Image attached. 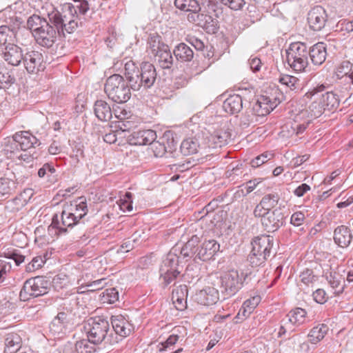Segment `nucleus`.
<instances>
[{"label":"nucleus","mask_w":353,"mask_h":353,"mask_svg":"<svg viewBox=\"0 0 353 353\" xmlns=\"http://www.w3.org/2000/svg\"><path fill=\"white\" fill-rule=\"evenodd\" d=\"M172 299L176 310L183 311L187 307V299L179 298L177 294H172Z\"/></svg>","instance_id":"0e129e2a"},{"label":"nucleus","mask_w":353,"mask_h":353,"mask_svg":"<svg viewBox=\"0 0 353 353\" xmlns=\"http://www.w3.org/2000/svg\"><path fill=\"white\" fill-rule=\"evenodd\" d=\"M353 65L349 61H343L337 69V75L345 76L348 77L352 70Z\"/></svg>","instance_id":"13d9d810"},{"label":"nucleus","mask_w":353,"mask_h":353,"mask_svg":"<svg viewBox=\"0 0 353 353\" xmlns=\"http://www.w3.org/2000/svg\"><path fill=\"white\" fill-rule=\"evenodd\" d=\"M268 256L265 254L254 252L252 249L250 254L248 256V261L252 267H259L265 263Z\"/></svg>","instance_id":"49530a36"},{"label":"nucleus","mask_w":353,"mask_h":353,"mask_svg":"<svg viewBox=\"0 0 353 353\" xmlns=\"http://www.w3.org/2000/svg\"><path fill=\"white\" fill-rule=\"evenodd\" d=\"M274 244V238L270 235H261L255 237L252 242V250L254 252L265 254L270 256Z\"/></svg>","instance_id":"412c9836"},{"label":"nucleus","mask_w":353,"mask_h":353,"mask_svg":"<svg viewBox=\"0 0 353 353\" xmlns=\"http://www.w3.org/2000/svg\"><path fill=\"white\" fill-rule=\"evenodd\" d=\"M259 104L264 105L263 110L259 114L266 115L279 104V99L274 98L272 94L270 95H263L260 97Z\"/></svg>","instance_id":"4c0bfd02"},{"label":"nucleus","mask_w":353,"mask_h":353,"mask_svg":"<svg viewBox=\"0 0 353 353\" xmlns=\"http://www.w3.org/2000/svg\"><path fill=\"white\" fill-rule=\"evenodd\" d=\"M23 61L28 73L35 74L45 68L43 56L42 53L37 50L28 51L23 54Z\"/></svg>","instance_id":"4468645a"},{"label":"nucleus","mask_w":353,"mask_h":353,"mask_svg":"<svg viewBox=\"0 0 353 353\" xmlns=\"http://www.w3.org/2000/svg\"><path fill=\"white\" fill-rule=\"evenodd\" d=\"M272 156L273 155L270 153H263L253 159L250 162V165L253 168H258L270 160Z\"/></svg>","instance_id":"5fc2aeb1"},{"label":"nucleus","mask_w":353,"mask_h":353,"mask_svg":"<svg viewBox=\"0 0 353 353\" xmlns=\"http://www.w3.org/2000/svg\"><path fill=\"white\" fill-rule=\"evenodd\" d=\"M301 281L307 286H312L317 281L318 276L314 274L313 270L305 269L300 274Z\"/></svg>","instance_id":"09e8293b"},{"label":"nucleus","mask_w":353,"mask_h":353,"mask_svg":"<svg viewBox=\"0 0 353 353\" xmlns=\"http://www.w3.org/2000/svg\"><path fill=\"white\" fill-rule=\"evenodd\" d=\"M77 223V219L73 214V209L65 207L62 210L61 215L55 214L53 216L50 227L57 229L56 233L60 235L65 234L68 228H72Z\"/></svg>","instance_id":"9d476101"},{"label":"nucleus","mask_w":353,"mask_h":353,"mask_svg":"<svg viewBox=\"0 0 353 353\" xmlns=\"http://www.w3.org/2000/svg\"><path fill=\"white\" fill-rule=\"evenodd\" d=\"M327 280L335 294H340L343 292L344 279L339 273L330 272L329 275H327Z\"/></svg>","instance_id":"72a5a7b5"},{"label":"nucleus","mask_w":353,"mask_h":353,"mask_svg":"<svg viewBox=\"0 0 353 353\" xmlns=\"http://www.w3.org/2000/svg\"><path fill=\"white\" fill-rule=\"evenodd\" d=\"M18 143L14 140L12 138V140H8L4 146V151L7 155H9L10 157H12V154H14L18 151Z\"/></svg>","instance_id":"680f3d73"},{"label":"nucleus","mask_w":353,"mask_h":353,"mask_svg":"<svg viewBox=\"0 0 353 353\" xmlns=\"http://www.w3.org/2000/svg\"><path fill=\"white\" fill-rule=\"evenodd\" d=\"M179 336L177 334H172L167 339V340L161 343V347L159 348L160 352L166 351L168 349L173 350L174 345L178 341Z\"/></svg>","instance_id":"864d4df0"},{"label":"nucleus","mask_w":353,"mask_h":353,"mask_svg":"<svg viewBox=\"0 0 353 353\" xmlns=\"http://www.w3.org/2000/svg\"><path fill=\"white\" fill-rule=\"evenodd\" d=\"M83 328L89 341L95 345L104 340L109 330V323L100 316L90 318L85 323Z\"/></svg>","instance_id":"6e6552de"},{"label":"nucleus","mask_w":353,"mask_h":353,"mask_svg":"<svg viewBox=\"0 0 353 353\" xmlns=\"http://www.w3.org/2000/svg\"><path fill=\"white\" fill-rule=\"evenodd\" d=\"M308 50L305 43L294 42L286 50L287 61L296 72H304L309 65Z\"/></svg>","instance_id":"39448f33"},{"label":"nucleus","mask_w":353,"mask_h":353,"mask_svg":"<svg viewBox=\"0 0 353 353\" xmlns=\"http://www.w3.org/2000/svg\"><path fill=\"white\" fill-rule=\"evenodd\" d=\"M280 199V196L276 193L265 194L261 200L260 203L255 207L253 214L254 216H261L268 211H272Z\"/></svg>","instance_id":"aec40b11"},{"label":"nucleus","mask_w":353,"mask_h":353,"mask_svg":"<svg viewBox=\"0 0 353 353\" xmlns=\"http://www.w3.org/2000/svg\"><path fill=\"white\" fill-rule=\"evenodd\" d=\"M13 139L18 143L21 150L23 151L34 148L36 145H40L37 137L28 131L17 132L13 135Z\"/></svg>","instance_id":"4be33fe9"},{"label":"nucleus","mask_w":353,"mask_h":353,"mask_svg":"<svg viewBox=\"0 0 353 353\" xmlns=\"http://www.w3.org/2000/svg\"><path fill=\"white\" fill-rule=\"evenodd\" d=\"M125 76L134 90L141 87L145 89L151 88L157 79L155 67L150 63L143 62L138 68L132 61L125 63Z\"/></svg>","instance_id":"f03ea898"},{"label":"nucleus","mask_w":353,"mask_h":353,"mask_svg":"<svg viewBox=\"0 0 353 353\" xmlns=\"http://www.w3.org/2000/svg\"><path fill=\"white\" fill-rule=\"evenodd\" d=\"M223 5L232 10H239L245 5V0H219Z\"/></svg>","instance_id":"4d7b16f0"},{"label":"nucleus","mask_w":353,"mask_h":353,"mask_svg":"<svg viewBox=\"0 0 353 353\" xmlns=\"http://www.w3.org/2000/svg\"><path fill=\"white\" fill-rule=\"evenodd\" d=\"M180 273L179 270H169L166 273L160 272V278L163 280L164 286H167L172 283Z\"/></svg>","instance_id":"3c124183"},{"label":"nucleus","mask_w":353,"mask_h":353,"mask_svg":"<svg viewBox=\"0 0 353 353\" xmlns=\"http://www.w3.org/2000/svg\"><path fill=\"white\" fill-rule=\"evenodd\" d=\"M325 90L324 85H318L306 92L304 97L308 99L316 97V99L321 100V103L326 110L334 111L339 107L340 100L338 96L332 92H323Z\"/></svg>","instance_id":"1a4fd4ad"},{"label":"nucleus","mask_w":353,"mask_h":353,"mask_svg":"<svg viewBox=\"0 0 353 353\" xmlns=\"http://www.w3.org/2000/svg\"><path fill=\"white\" fill-rule=\"evenodd\" d=\"M307 312L305 310L297 307L291 310L288 314V321L294 325L299 326L305 323Z\"/></svg>","instance_id":"ea45409f"},{"label":"nucleus","mask_w":353,"mask_h":353,"mask_svg":"<svg viewBox=\"0 0 353 353\" xmlns=\"http://www.w3.org/2000/svg\"><path fill=\"white\" fill-rule=\"evenodd\" d=\"M67 207L73 209V214L75 215L78 222L86 215L88 212L86 201L83 197L78 198L73 203H71L70 205H68Z\"/></svg>","instance_id":"c9c22d12"},{"label":"nucleus","mask_w":353,"mask_h":353,"mask_svg":"<svg viewBox=\"0 0 353 353\" xmlns=\"http://www.w3.org/2000/svg\"><path fill=\"white\" fill-rule=\"evenodd\" d=\"M328 331V327L325 324L319 325L313 327L308 334L309 341L312 344H316L321 341Z\"/></svg>","instance_id":"a19ab883"},{"label":"nucleus","mask_w":353,"mask_h":353,"mask_svg":"<svg viewBox=\"0 0 353 353\" xmlns=\"http://www.w3.org/2000/svg\"><path fill=\"white\" fill-rule=\"evenodd\" d=\"M168 45L165 44L160 35L157 33L150 34L148 39L147 50L154 57L158 54L162 49H167Z\"/></svg>","instance_id":"c756f323"},{"label":"nucleus","mask_w":353,"mask_h":353,"mask_svg":"<svg viewBox=\"0 0 353 353\" xmlns=\"http://www.w3.org/2000/svg\"><path fill=\"white\" fill-rule=\"evenodd\" d=\"M231 134L225 130H218L211 134L206 139L208 142L205 143L208 148H221L228 143L230 140Z\"/></svg>","instance_id":"393cba45"},{"label":"nucleus","mask_w":353,"mask_h":353,"mask_svg":"<svg viewBox=\"0 0 353 353\" xmlns=\"http://www.w3.org/2000/svg\"><path fill=\"white\" fill-rule=\"evenodd\" d=\"M15 188V183L8 179L0 178V195L10 194Z\"/></svg>","instance_id":"8fccbe9b"},{"label":"nucleus","mask_w":353,"mask_h":353,"mask_svg":"<svg viewBox=\"0 0 353 353\" xmlns=\"http://www.w3.org/2000/svg\"><path fill=\"white\" fill-rule=\"evenodd\" d=\"M113 210H121L123 212H131L132 210V193L125 192L123 197L113 205Z\"/></svg>","instance_id":"a18cd8bd"},{"label":"nucleus","mask_w":353,"mask_h":353,"mask_svg":"<svg viewBox=\"0 0 353 353\" xmlns=\"http://www.w3.org/2000/svg\"><path fill=\"white\" fill-rule=\"evenodd\" d=\"M179 256L173 251H170L163 261L160 268V272L166 273L169 270H179Z\"/></svg>","instance_id":"2f4dec72"},{"label":"nucleus","mask_w":353,"mask_h":353,"mask_svg":"<svg viewBox=\"0 0 353 353\" xmlns=\"http://www.w3.org/2000/svg\"><path fill=\"white\" fill-rule=\"evenodd\" d=\"M143 130L134 132L131 134L130 142L132 145H143L145 141L143 139L144 136L142 135Z\"/></svg>","instance_id":"e2e57ef3"},{"label":"nucleus","mask_w":353,"mask_h":353,"mask_svg":"<svg viewBox=\"0 0 353 353\" xmlns=\"http://www.w3.org/2000/svg\"><path fill=\"white\" fill-rule=\"evenodd\" d=\"M261 218V222L264 229L268 232H274L280 228L284 222V214L281 209L276 208L272 211H268L261 216H254Z\"/></svg>","instance_id":"ddd939ff"},{"label":"nucleus","mask_w":353,"mask_h":353,"mask_svg":"<svg viewBox=\"0 0 353 353\" xmlns=\"http://www.w3.org/2000/svg\"><path fill=\"white\" fill-rule=\"evenodd\" d=\"M94 112L101 121H109L110 120V106L104 101H97L94 105Z\"/></svg>","instance_id":"f704fd0d"},{"label":"nucleus","mask_w":353,"mask_h":353,"mask_svg":"<svg viewBox=\"0 0 353 353\" xmlns=\"http://www.w3.org/2000/svg\"><path fill=\"white\" fill-rule=\"evenodd\" d=\"M247 276V274L234 269L224 272L219 278L221 293L228 296L234 295L241 289Z\"/></svg>","instance_id":"423d86ee"},{"label":"nucleus","mask_w":353,"mask_h":353,"mask_svg":"<svg viewBox=\"0 0 353 353\" xmlns=\"http://www.w3.org/2000/svg\"><path fill=\"white\" fill-rule=\"evenodd\" d=\"M112 328L121 338L127 336L130 332L128 321L123 314L113 315L112 314Z\"/></svg>","instance_id":"cd10ccee"},{"label":"nucleus","mask_w":353,"mask_h":353,"mask_svg":"<svg viewBox=\"0 0 353 353\" xmlns=\"http://www.w3.org/2000/svg\"><path fill=\"white\" fill-rule=\"evenodd\" d=\"M174 54L181 61H190L194 57L193 50L184 43H181L175 47Z\"/></svg>","instance_id":"473e14b6"},{"label":"nucleus","mask_w":353,"mask_h":353,"mask_svg":"<svg viewBox=\"0 0 353 353\" xmlns=\"http://www.w3.org/2000/svg\"><path fill=\"white\" fill-rule=\"evenodd\" d=\"M176 147L173 133L171 131H166L158 141H154L150 145V148L157 157H161L165 153H172Z\"/></svg>","instance_id":"f8f14e48"},{"label":"nucleus","mask_w":353,"mask_h":353,"mask_svg":"<svg viewBox=\"0 0 353 353\" xmlns=\"http://www.w3.org/2000/svg\"><path fill=\"white\" fill-rule=\"evenodd\" d=\"M57 29L49 23L34 37L37 43L47 48H51L57 41L58 35H61Z\"/></svg>","instance_id":"2eb2a0df"},{"label":"nucleus","mask_w":353,"mask_h":353,"mask_svg":"<svg viewBox=\"0 0 353 353\" xmlns=\"http://www.w3.org/2000/svg\"><path fill=\"white\" fill-rule=\"evenodd\" d=\"M44 261L41 256H37L32 259V261L26 265L28 272H34L43 266Z\"/></svg>","instance_id":"bf43d9fd"},{"label":"nucleus","mask_w":353,"mask_h":353,"mask_svg":"<svg viewBox=\"0 0 353 353\" xmlns=\"http://www.w3.org/2000/svg\"><path fill=\"white\" fill-rule=\"evenodd\" d=\"M327 14L325 10L317 6L314 7L307 14V22L310 28L314 31H320L325 26Z\"/></svg>","instance_id":"dca6fc26"},{"label":"nucleus","mask_w":353,"mask_h":353,"mask_svg":"<svg viewBox=\"0 0 353 353\" xmlns=\"http://www.w3.org/2000/svg\"><path fill=\"white\" fill-rule=\"evenodd\" d=\"M220 245L214 239L204 241L200 248H198L196 257L202 261H208L219 250Z\"/></svg>","instance_id":"5701e85b"},{"label":"nucleus","mask_w":353,"mask_h":353,"mask_svg":"<svg viewBox=\"0 0 353 353\" xmlns=\"http://www.w3.org/2000/svg\"><path fill=\"white\" fill-rule=\"evenodd\" d=\"M334 240L341 248L348 247L352 240L350 229L345 225L338 226L334 232Z\"/></svg>","instance_id":"b1692460"},{"label":"nucleus","mask_w":353,"mask_h":353,"mask_svg":"<svg viewBox=\"0 0 353 353\" xmlns=\"http://www.w3.org/2000/svg\"><path fill=\"white\" fill-rule=\"evenodd\" d=\"M207 148L204 139L200 137H190L183 140L181 144V151L184 155L198 153Z\"/></svg>","instance_id":"6ab92c4d"},{"label":"nucleus","mask_w":353,"mask_h":353,"mask_svg":"<svg viewBox=\"0 0 353 353\" xmlns=\"http://www.w3.org/2000/svg\"><path fill=\"white\" fill-rule=\"evenodd\" d=\"M130 97V92L120 74H112V101L123 104Z\"/></svg>","instance_id":"9b49d317"},{"label":"nucleus","mask_w":353,"mask_h":353,"mask_svg":"<svg viewBox=\"0 0 353 353\" xmlns=\"http://www.w3.org/2000/svg\"><path fill=\"white\" fill-rule=\"evenodd\" d=\"M312 63L315 65L323 64L326 59L327 51L325 44L319 42L310 48L308 51Z\"/></svg>","instance_id":"a878e982"},{"label":"nucleus","mask_w":353,"mask_h":353,"mask_svg":"<svg viewBox=\"0 0 353 353\" xmlns=\"http://www.w3.org/2000/svg\"><path fill=\"white\" fill-rule=\"evenodd\" d=\"M252 314L248 310H247L244 306H241L239 309V312L234 317L235 323H239L243 321L246 319L250 314Z\"/></svg>","instance_id":"338daca9"},{"label":"nucleus","mask_w":353,"mask_h":353,"mask_svg":"<svg viewBox=\"0 0 353 353\" xmlns=\"http://www.w3.org/2000/svg\"><path fill=\"white\" fill-rule=\"evenodd\" d=\"M114 113L115 119L117 120H112V134L115 137L112 141V145H124L126 144L124 133L128 131L131 123L125 119L131 116L130 111L125 108L124 103L123 104H113L112 107V113ZM113 117L112 116V119Z\"/></svg>","instance_id":"20e7f679"},{"label":"nucleus","mask_w":353,"mask_h":353,"mask_svg":"<svg viewBox=\"0 0 353 353\" xmlns=\"http://www.w3.org/2000/svg\"><path fill=\"white\" fill-rule=\"evenodd\" d=\"M14 32L7 26H0V44L5 45L9 41H12Z\"/></svg>","instance_id":"603ef678"},{"label":"nucleus","mask_w":353,"mask_h":353,"mask_svg":"<svg viewBox=\"0 0 353 353\" xmlns=\"http://www.w3.org/2000/svg\"><path fill=\"white\" fill-rule=\"evenodd\" d=\"M15 79L8 72L0 71V89L5 88L14 83Z\"/></svg>","instance_id":"6e6d98bb"},{"label":"nucleus","mask_w":353,"mask_h":353,"mask_svg":"<svg viewBox=\"0 0 353 353\" xmlns=\"http://www.w3.org/2000/svg\"><path fill=\"white\" fill-rule=\"evenodd\" d=\"M305 219V215L301 212H294L290 219V223L294 226H300L303 224Z\"/></svg>","instance_id":"774afa93"},{"label":"nucleus","mask_w":353,"mask_h":353,"mask_svg":"<svg viewBox=\"0 0 353 353\" xmlns=\"http://www.w3.org/2000/svg\"><path fill=\"white\" fill-rule=\"evenodd\" d=\"M314 98V101L309 106V112L307 110H303L301 112V115L302 117L305 116L306 114H310V117L312 119H316L319 117L325 110V108L323 106V104L321 103L320 99H316V97Z\"/></svg>","instance_id":"58836bf2"},{"label":"nucleus","mask_w":353,"mask_h":353,"mask_svg":"<svg viewBox=\"0 0 353 353\" xmlns=\"http://www.w3.org/2000/svg\"><path fill=\"white\" fill-rule=\"evenodd\" d=\"M313 297L314 301L320 304L325 303L327 300V296L324 290L317 289L313 292Z\"/></svg>","instance_id":"69168bd1"},{"label":"nucleus","mask_w":353,"mask_h":353,"mask_svg":"<svg viewBox=\"0 0 353 353\" xmlns=\"http://www.w3.org/2000/svg\"><path fill=\"white\" fill-rule=\"evenodd\" d=\"M89 10V5L85 0H74V3H65L62 12H52L48 14L50 22L57 29L59 34L65 36V33H73L79 26V15L85 14Z\"/></svg>","instance_id":"f257e3e1"},{"label":"nucleus","mask_w":353,"mask_h":353,"mask_svg":"<svg viewBox=\"0 0 353 353\" xmlns=\"http://www.w3.org/2000/svg\"><path fill=\"white\" fill-rule=\"evenodd\" d=\"M175 6L181 10L189 12L201 11V4L196 0H175Z\"/></svg>","instance_id":"79ce46f5"},{"label":"nucleus","mask_w":353,"mask_h":353,"mask_svg":"<svg viewBox=\"0 0 353 353\" xmlns=\"http://www.w3.org/2000/svg\"><path fill=\"white\" fill-rule=\"evenodd\" d=\"M201 11H192L187 16L188 21L203 28L208 33L214 34L219 29L216 19L217 4L214 0H201Z\"/></svg>","instance_id":"7ed1b4c3"},{"label":"nucleus","mask_w":353,"mask_h":353,"mask_svg":"<svg viewBox=\"0 0 353 353\" xmlns=\"http://www.w3.org/2000/svg\"><path fill=\"white\" fill-rule=\"evenodd\" d=\"M260 301V296H255L245 301L242 305L252 313L256 307L259 305Z\"/></svg>","instance_id":"052dcab7"},{"label":"nucleus","mask_w":353,"mask_h":353,"mask_svg":"<svg viewBox=\"0 0 353 353\" xmlns=\"http://www.w3.org/2000/svg\"><path fill=\"white\" fill-rule=\"evenodd\" d=\"M89 339H82L75 343L77 353H94L96 349Z\"/></svg>","instance_id":"de8ad7c7"},{"label":"nucleus","mask_w":353,"mask_h":353,"mask_svg":"<svg viewBox=\"0 0 353 353\" xmlns=\"http://www.w3.org/2000/svg\"><path fill=\"white\" fill-rule=\"evenodd\" d=\"M2 57L8 64L18 66L23 61L22 49L13 43H8L2 50Z\"/></svg>","instance_id":"a211bd4d"},{"label":"nucleus","mask_w":353,"mask_h":353,"mask_svg":"<svg viewBox=\"0 0 353 353\" xmlns=\"http://www.w3.org/2000/svg\"><path fill=\"white\" fill-rule=\"evenodd\" d=\"M4 353H16L22 345L21 337L15 332H10L4 336Z\"/></svg>","instance_id":"bb28decb"},{"label":"nucleus","mask_w":353,"mask_h":353,"mask_svg":"<svg viewBox=\"0 0 353 353\" xmlns=\"http://www.w3.org/2000/svg\"><path fill=\"white\" fill-rule=\"evenodd\" d=\"M154 57H157L159 65L164 69L170 68L173 63V57L169 47L167 49H162L158 54Z\"/></svg>","instance_id":"c03bdc74"},{"label":"nucleus","mask_w":353,"mask_h":353,"mask_svg":"<svg viewBox=\"0 0 353 353\" xmlns=\"http://www.w3.org/2000/svg\"><path fill=\"white\" fill-rule=\"evenodd\" d=\"M194 302L202 305H212L219 299V293L214 287L207 286L196 292L192 296Z\"/></svg>","instance_id":"f3484780"},{"label":"nucleus","mask_w":353,"mask_h":353,"mask_svg":"<svg viewBox=\"0 0 353 353\" xmlns=\"http://www.w3.org/2000/svg\"><path fill=\"white\" fill-rule=\"evenodd\" d=\"M50 283L43 276H35L25 281L20 291L19 297L23 301L46 294Z\"/></svg>","instance_id":"0eeeda50"},{"label":"nucleus","mask_w":353,"mask_h":353,"mask_svg":"<svg viewBox=\"0 0 353 353\" xmlns=\"http://www.w3.org/2000/svg\"><path fill=\"white\" fill-rule=\"evenodd\" d=\"M198 243V237L194 236L189 240L181 248V254L183 258H191L198 252V248H196Z\"/></svg>","instance_id":"37998d69"},{"label":"nucleus","mask_w":353,"mask_h":353,"mask_svg":"<svg viewBox=\"0 0 353 353\" xmlns=\"http://www.w3.org/2000/svg\"><path fill=\"white\" fill-rule=\"evenodd\" d=\"M49 23L45 18L33 14L28 17L26 26L34 37Z\"/></svg>","instance_id":"7c9ffc66"},{"label":"nucleus","mask_w":353,"mask_h":353,"mask_svg":"<svg viewBox=\"0 0 353 353\" xmlns=\"http://www.w3.org/2000/svg\"><path fill=\"white\" fill-rule=\"evenodd\" d=\"M279 82L283 87L281 89H285L286 92L288 90L294 91L300 88V80L294 76L288 74L281 75L279 79Z\"/></svg>","instance_id":"e433bc0d"},{"label":"nucleus","mask_w":353,"mask_h":353,"mask_svg":"<svg viewBox=\"0 0 353 353\" xmlns=\"http://www.w3.org/2000/svg\"><path fill=\"white\" fill-rule=\"evenodd\" d=\"M243 108V100L240 95H230L223 103V109L230 114L239 113Z\"/></svg>","instance_id":"c85d7f7f"}]
</instances>
